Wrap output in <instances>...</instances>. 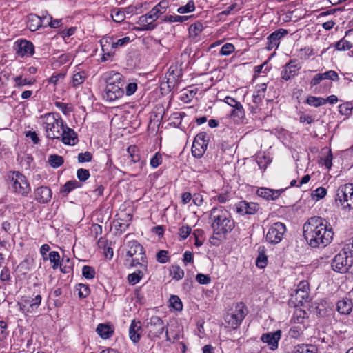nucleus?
<instances>
[{
	"mask_svg": "<svg viewBox=\"0 0 353 353\" xmlns=\"http://www.w3.org/2000/svg\"><path fill=\"white\" fill-rule=\"evenodd\" d=\"M188 17H187V16L170 15V16H165L163 19V21L165 22H170V23H174V22L183 23V21L188 20Z\"/></svg>",
	"mask_w": 353,
	"mask_h": 353,
	"instance_id": "48",
	"label": "nucleus"
},
{
	"mask_svg": "<svg viewBox=\"0 0 353 353\" xmlns=\"http://www.w3.org/2000/svg\"><path fill=\"white\" fill-rule=\"evenodd\" d=\"M92 159V154L90 152L79 153L78 154V161L79 163L90 162Z\"/></svg>",
	"mask_w": 353,
	"mask_h": 353,
	"instance_id": "61",
	"label": "nucleus"
},
{
	"mask_svg": "<svg viewBox=\"0 0 353 353\" xmlns=\"http://www.w3.org/2000/svg\"><path fill=\"white\" fill-rule=\"evenodd\" d=\"M312 54H314L313 49L310 47H305L300 50L299 56L301 59H307Z\"/></svg>",
	"mask_w": 353,
	"mask_h": 353,
	"instance_id": "55",
	"label": "nucleus"
},
{
	"mask_svg": "<svg viewBox=\"0 0 353 353\" xmlns=\"http://www.w3.org/2000/svg\"><path fill=\"white\" fill-rule=\"evenodd\" d=\"M281 337V331L276 330L273 332L264 333L261 336L263 343H266L270 350L274 351L278 349L279 341Z\"/></svg>",
	"mask_w": 353,
	"mask_h": 353,
	"instance_id": "15",
	"label": "nucleus"
},
{
	"mask_svg": "<svg viewBox=\"0 0 353 353\" xmlns=\"http://www.w3.org/2000/svg\"><path fill=\"white\" fill-rule=\"evenodd\" d=\"M51 198V190L46 186L39 187L34 190V199L39 203H48Z\"/></svg>",
	"mask_w": 353,
	"mask_h": 353,
	"instance_id": "20",
	"label": "nucleus"
},
{
	"mask_svg": "<svg viewBox=\"0 0 353 353\" xmlns=\"http://www.w3.org/2000/svg\"><path fill=\"white\" fill-rule=\"evenodd\" d=\"M327 194V190L323 187H319L314 190L311 195L312 199L318 201L323 199Z\"/></svg>",
	"mask_w": 353,
	"mask_h": 353,
	"instance_id": "49",
	"label": "nucleus"
},
{
	"mask_svg": "<svg viewBox=\"0 0 353 353\" xmlns=\"http://www.w3.org/2000/svg\"><path fill=\"white\" fill-rule=\"evenodd\" d=\"M339 112L344 115H348L351 113L352 107L350 103H343L339 105Z\"/></svg>",
	"mask_w": 353,
	"mask_h": 353,
	"instance_id": "64",
	"label": "nucleus"
},
{
	"mask_svg": "<svg viewBox=\"0 0 353 353\" xmlns=\"http://www.w3.org/2000/svg\"><path fill=\"white\" fill-rule=\"evenodd\" d=\"M231 116L236 122L241 121L245 116L243 105L241 104L237 105V106L231 111Z\"/></svg>",
	"mask_w": 353,
	"mask_h": 353,
	"instance_id": "35",
	"label": "nucleus"
},
{
	"mask_svg": "<svg viewBox=\"0 0 353 353\" xmlns=\"http://www.w3.org/2000/svg\"><path fill=\"white\" fill-rule=\"evenodd\" d=\"M195 9L194 2L189 1L186 5L180 6L177 11L181 14L188 13L194 11Z\"/></svg>",
	"mask_w": 353,
	"mask_h": 353,
	"instance_id": "50",
	"label": "nucleus"
},
{
	"mask_svg": "<svg viewBox=\"0 0 353 353\" xmlns=\"http://www.w3.org/2000/svg\"><path fill=\"white\" fill-rule=\"evenodd\" d=\"M259 209V204L254 202L241 201L236 204V211L240 215L254 214Z\"/></svg>",
	"mask_w": 353,
	"mask_h": 353,
	"instance_id": "16",
	"label": "nucleus"
},
{
	"mask_svg": "<svg viewBox=\"0 0 353 353\" xmlns=\"http://www.w3.org/2000/svg\"><path fill=\"white\" fill-rule=\"evenodd\" d=\"M81 187V183L77 180H71L66 182L64 185L61 188L60 192L62 194L67 195L72 190L76 188H79Z\"/></svg>",
	"mask_w": 353,
	"mask_h": 353,
	"instance_id": "30",
	"label": "nucleus"
},
{
	"mask_svg": "<svg viewBox=\"0 0 353 353\" xmlns=\"http://www.w3.org/2000/svg\"><path fill=\"white\" fill-rule=\"evenodd\" d=\"M125 265L134 268L139 266L147 271L148 261L144 248L137 241H130L126 245Z\"/></svg>",
	"mask_w": 353,
	"mask_h": 353,
	"instance_id": "3",
	"label": "nucleus"
},
{
	"mask_svg": "<svg viewBox=\"0 0 353 353\" xmlns=\"http://www.w3.org/2000/svg\"><path fill=\"white\" fill-rule=\"evenodd\" d=\"M191 228L188 225H183L179 229V236L181 239H185L191 233Z\"/></svg>",
	"mask_w": 353,
	"mask_h": 353,
	"instance_id": "63",
	"label": "nucleus"
},
{
	"mask_svg": "<svg viewBox=\"0 0 353 353\" xmlns=\"http://www.w3.org/2000/svg\"><path fill=\"white\" fill-rule=\"evenodd\" d=\"M145 272V271L141 268V270H138L134 272L128 274V283L132 285L138 283L140 281V280L143 277Z\"/></svg>",
	"mask_w": 353,
	"mask_h": 353,
	"instance_id": "32",
	"label": "nucleus"
},
{
	"mask_svg": "<svg viewBox=\"0 0 353 353\" xmlns=\"http://www.w3.org/2000/svg\"><path fill=\"white\" fill-rule=\"evenodd\" d=\"M266 90L267 85L265 83H261L256 85L255 91L252 96L253 103L256 104V105H258L262 102V100L265 97Z\"/></svg>",
	"mask_w": 353,
	"mask_h": 353,
	"instance_id": "25",
	"label": "nucleus"
},
{
	"mask_svg": "<svg viewBox=\"0 0 353 353\" xmlns=\"http://www.w3.org/2000/svg\"><path fill=\"white\" fill-rule=\"evenodd\" d=\"M82 274L87 279L94 278L96 272L94 268L89 265H84L82 268Z\"/></svg>",
	"mask_w": 353,
	"mask_h": 353,
	"instance_id": "47",
	"label": "nucleus"
},
{
	"mask_svg": "<svg viewBox=\"0 0 353 353\" xmlns=\"http://www.w3.org/2000/svg\"><path fill=\"white\" fill-rule=\"evenodd\" d=\"M47 19V15L39 17L35 14H30L28 16L27 27L30 30L34 32L43 26L44 19Z\"/></svg>",
	"mask_w": 353,
	"mask_h": 353,
	"instance_id": "21",
	"label": "nucleus"
},
{
	"mask_svg": "<svg viewBox=\"0 0 353 353\" xmlns=\"http://www.w3.org/2000/svg\"><path fill=\"white\" fill-rule=\"evenodd\" d=\"M34 46L32 43L27 40H21L17 43V53L20 57L32 56L34 54Z\"/></svg>",
	"mask_w": 353,
	"mask_h": 353,
	"instance_id": "19",
	"label": "nucleus"
},
{
	"mask_svg": "<svg viewBox=\"0 0 353 353\" xmlns=\"http://www.w3.org/2000/svg\"><path fill=\"white\" fill-rule=\"evenodd\" d=\"M162 163V156L159 152H156L150 159V165L153 168H157Z\"/></svg>",
	"mask_w": 353,
	"mask_h": 353,
	"instance_id": "56",
	"label": "nucleus"
},
{
	"mask_svg": "<svg viewBox=\"0 0 353 353\" xmlns=\"http://www.w3.org/2000/svg\"><path fill=\"white\" fill-rule=\"evenodd\" d=\"M48 259L50 260V263H52V268L56 270L60 265V254L57 251H52L48 254L47 256Z\"/></svg>",
	"mask_w": 353,
	"mask_h": 353,
	"instance_id": "37",
	"label": "nucleus"
},
{
	"mask_svg": "<svg viewBox=\"0 0 353 353\" xmlns=\"http://www.w3.org/2000/svg\"><path fill=\"white\" fill-rule=\"evenodd\" d=\"M48 162L53 168H57L63 165L64 160L63 157L58 154H51L48 157Z\"/></svg>",
	"mask_w": 353,
	"mask_h": 353,
	"instance_id": "36",
	"label": "nucleus"
},
{
	"mask_svg": "<svg viewBox=\"0 0 353 353\" xmlns=\"http://www.w3.org/2000/svg\"><path fill=\"white\" fill-rule=\"evenodd\" d=\"M61 134V141L65 145H74L78 141L77 133L67 125H65Z\"/></svg>",
	"mask_w": 353,
	"mask_h": 353,
	"instance_id": "18",
	"label": "nucleus"
},
{
	"mask_svg": "<svg viewBox=\"0 0 353 353\" xmlns=\"http://www.w3.org/2000/svg\"><path fill=\"white\" fill-rule=\"evenodd\" d=\"M337 310L342 314H348L352 310V302L349 300H340L337 303Z\"/></svg>",
	"mask_w": 353,
	"mask_h": 353,
	"instance_id": "31",
	"label": "nucleus"
},
{
	"mask_svg": "<svg viewBox=\"0 0 353 353\" xmlns=\"http://www.w3.org/2000/svg\"><path fill=\"white\" fill-rule=\"evenodd\" d=\"M306 312L302 310H296L293 316V321L296 324H303L305 319Z\"/></svg>",
	"mask_w": 353,
	"mask_h": 353,
	"instance_id": "46",
	"label": "nucleus"
},
{
	"mask_svg": "<svg viewBox=\"0 0 353 353\" xmlns=\"http://www.w3.org/2000/svg\"><path fill=\"white\" fill-rule=\"evenodd\" d=\"M323 80L329 79L332 81H338L339 79V75L334 70H329L325 72L321 73Z\"/></svg>",
	"mask_w": 353,
	"mask_h": 353,
	"instance_id": "57",
	"label": "nucleus"
},
{
	"mask_svg": "<svg viewBox=\"0 0 353 353\" xmlns=\"http://www.w3.org/2000/svg\"><path fill=\"white\" fill-rule=\"evenodd\" d=\"M303 236L312 248L325 247L330 243L334 232L327 222L319 216L310 218L303 225Z\"/></svg>",
	"mask_w": 353,
	"mask_h": 353,
	"instance_id": "1",
	"label": "nucleus"
},
{
	"mask_svg": "<svg viewBox=\"0 0 353 353\" xmlns=\"http://www.w3.org/2000/svg\"><path fill=\"white\" fill-rule=\"evenodd\" d=\"M13 79L15 82V88H20L26 85H32L35 81L33 79L23 78L22 75L17 76Z\"/></svg>",
	"mask_w": 353,
	"mask_h": 353,
	"instance_id": "38",
	"label": "nucleus"
},
{
	"mask_svg": "<svg viewBox=\"0 0 353 353\" xmlns=\"http://www.w3.org/2000/svg\"><path fill=\"white\" fill-rule=\"evenodd\" d=\"M305 329V325H298L292 326L289 330V335L292 338L298 339L303 334Z\"/></svg>",
	"mask_w": 353,
	"mask_h": 353,
	"instance_id": "40",
	"label": "nucleus"
},
{
	"mask_svg": "<svg viewBox=\"0 0 353 353\" xmlns=\"http://www.w3.org/2000/svg\"><path fill=\"white\" fill-rule=\"evenodd\" d=\"M86 79V76L85 75V72L83 71H79L73 74L72 79V86L76 88L78 85L83 83Z\"/></svg>",
	"mask_w": 353,
	"mask_h": 353,
	"instance_id": "39",
	"label": "nucleus"
},
{
	"mask_svg": "<svg viewBox=\"0 0 353 353\" xmlns=\"http://www.w3.org/2000/svg\"><path fill=\"white\" fill-rule=\"evenodd\" d=\"M347 252L344 250L337 254L332 261L333 270L339 273L346 272L350 266L347 263Z\"/></svg>",
	"mask_w": 353,
	"mask_h": 353,
	"instance_id": "14",
	"label": "nucleus"
},
{
	"mask_svg": "<svg viewBox=\"0 0 353 353\" xmlns=\"http://www.w3.org/2000/svg\"><path fill=\"white\" fill-rule=\"evenodd\" d=\"M158 19L157 15L150 10L147 14L141 16L137 21L138 27H134V30L138 31H150L157 27L156 21Z\"/></svg>",
	"mask_w": 353,
	"mask_h": 353,
	"instance_id": "10",
	"label": "nucleus"
},
{
	"mask_svg": "<svg viewBox=\"0 0 353 353\" xmlns=\"http://www.w3.org/2000/svg\"><path fill=\"white\" fill-rule=\"evenodd\" d=\"M335 200L343 208L353 209V183L339 186L336 190Z\"/></svg>",
	"mask_w": 353,
	"mask_h": 353,
	"instance_id": "7",
	"label": "nucleus"
},
{
	"mask_svg": "<svg viewBox=\"0 0 353 353\" xmlns=\"http://www.w3.org/2000/svg\"><path fill=\"white\" fill-rule=\"evenodd\" d=\"M256 194L259 196L266 200H275L277 199L280 192L279 190H274L267 188H260L257 190Z\"/></svg>",
	"mask_w": 353,
	"mask_h": 353,
	"instance_id": "24",
	"label": "nucleus"
},
{
	"mask_svg": "<svg viewBox=\"0 0 353 353\" xmlns=\"http://www.w3.org/2000/svg\"><path fill=\"white\" fill-rule=\"evenodd\" d=\"M132 162L137 163L140 161V155L139 154V149L135 145H130L127 150Z\"/></svg>",
	"mask_w": 353,
	"mask_h": 353,
	"instance_id": "44",
	"label": "nucleus"
},
{
	"mask_svg": "<svg viewBox=\"0 0 353 353\" xmlns=\"http://www.w3.org/2000/svg\"><path fill=\"white\" fill-rule=\"evenodd\" d=\"M306 103L314 107H319L325 104V101L324 98L322 97H316L314 96H310L307 97L306 100Z\"/></svg>",
	"mask_w": 353,
	"mask_h": 353,
	"instance_id": "43",
	"label": "nucleus"
},
{
	"mask_svg": "<svg viewBox=\"0 0 353 353\" xmlns=\"http://www.w3.org/2000/svg\"><path fill=\"white\" fill-rule=\"evenodd\" d=\"M352 46V44L347 40H345L344 38L341 39L340 41L335 43L336 49L340 51L348 50L351 49Z\"/></svg>",
	"mask_w": 353,
	"mask_h": 353,
	"instance_id": "45",
	"label": "nucleus"
},
{
	"mask_svg": "<svg viewBox=\"0 0 353 353\" xmlns=\"http://www.w3.org/2000/svg\"><path fill=\"white\" fill-rule=\"evenodd\" d=\"M168 252L166 250H160L157 253V260L161 263H165L169 261L170 258L168 256Z\"/></svg>",
	"mask_w": 353,
	"mask_h": 353,
	"instance_id": "54",
	"label": "nucleus"
},
{
	"mask_svg": "<svg viewBox=\"0 0 353 353\" xmlns=\"http://www.w3.org/2000/svg\"><path fill=\"white\" fill-rule=\"evenodd\" d=\"M258 256L256 260V265L259 268H264L268 263V257L265 254V248L261 245L258 248Z\"/></svg>",
	"mask_w": 353,
	"mask_h": 353,
	"instance_id": "27",
	"label": "nucleus"
},
{
	"mask_svg": "<svg viewBox=\"0 0 353 353\" xmlns=\"http://www.w3.org/2000/svg\"><path fill=\"white\" fill-rule=\"evenodd\" d=\"M13 191L22 196H27L31 190L26 177L19 172H14L10 176Z\"/></svg>",
	"mask_w": 353,
	"mask_h": 353,
	"instance_id": "8",
	"label": "nucleus"
},
{
	"mask_svg": "<svg viewBox=\"0 0 353 353\" xmlns=\"http://www.w3.org/2000/svg\"><path fill=\"white\" fill-rule=\"evenodd\" d=\"M111 17L114 21L121 23L124 21L125 11L121 8H114L111 12Z\"/></svg>",
	"mask_w": 353,
	"mask_h": 353,
	"instance_id": "41",
	"label": "nucleus"
},
{
	"mask_svg": "<svg viewBox=\"0 0 353 353\" xmlns=\"http://www.w3.org/2000/svg\"><path fill=\"white\" fill-rule=\"evenodd\" d=\"M96 332L104 339H109L113 334V330L110 325L102 323L97 325Z\"/></svg>",
	"mask_w": 353,
	"mask_h": 353,
	"instance_id": "28",
	"label": "nucleus"
},
{
	"mask_svg": "<svg viewBox=\"0 0 353 353\" xmlns=\"http://www.w3.org/2000/svg\"><path fill=\"white\" fill-rule=\"evenodd\" d=\"M285 232V224L281 222L274 223L269 228L265 239L270 244H277L281 241Z\"/></svg>",
	"mask_w": 353,
	"mask_h": 353,
	"instance_id": "9",
	"label": "nucleus"
},
{
	"mask_svg": "<svg viewBox=\"0 0 353 353\" xmlns=\"http://www.w3.org/2000/svg\"><path fill=\"white\" fill-rule=\"evenodd\" d=\"M142 333V327L140 321H132L129 327V336L130 340L137 343L139 341Z\"/></svg>",
	"mask_w": 353,
	"mask_h": 353,
	"instance_id": "22",
	"label": "nucleus"
},
{
	"mask_svg": "<svg viewBox=\"0 0 353 353\" xmlns=\"http://www.w3.org/2000/svg\"><path fill=\"white\" fill-rule=\"evenodd\" d=\"M170 275L174 280L179 281L184 276V271L179 265H173L170 268Z\"/></svg>",
	"mask_w": 353,
	"mask_h": 353,
	"instance_id": "34",
	"label": "nucleus"
},
{
	"mask_svg": "<svg viewBox=\"0 0 353 353\" xmlns=\"http://www.w3.org/2000/svg\"><path fill=\"white\" fill-rule=\"evenodd\" d=\"M42 125L46 133V137L51 139H59L65 127L63 121L59 114L47 113L40 117Z\"/></svg>",
	"mask_w": 353,
	"mask_h": 353,
	"instance_id": "5",
	"label": "nucleus"
},
{
	"mask_svg": "<svg viewBox=\"0 0 353 353\" xmlns=\"http://www.w3.org/2000/svg\"><path fill=\"white\" fill-rule=\"evenodd\" d=\"M210 219L214 237L225 238L235 227V222L230 212L222 206L214 207L210 210Z\"/></svg>",
	"mask_w": 353,
	"mask_h": 353,
	"instance_id": "2",
	"label": "nucleus"
},
{
	"mask_svg": "<svg viewBox=\"0 0 353 353\" xmlns=\"http://www.w3.org/2000/svg\"><path fill=\"white\" fill-rule=\"evenodd\" d=\"M100 44L103 52L108 56H114L115 50L114 48V38L112 37H104L100 40Z\"/></svg>",
	"mask_w": 353,
	"mask_h": 353,
	"instance_id": "23",
	"label": "nucleus"
},
{
	"mask_svg": "<svg viewBox=\"0 0 353 353\" xmlns=\"http://www.w3.org/2000/svg\"><path fill=\"white\" fill-rule=\"evenodd\" d=\"M317 348L314 345L301 344L294 347L292 353H316Z\"/></svg>",
	"mask_w": 353,
	"mask_h": 353,
	"instance_id": "29",
	"label": "nucleus"
},
{
	"mask_svg": "<svg viewBox=\"0 0 353 353\" xmlns=\"http://www.w3.org/2000/svg\"><path fill=\"white\" fill-rule=\"evenodd\" d=\"M170 305L177 311L183 309V305L180 299L177 296H172L170 299Z\"/></svg>",
	"mask_w": 353,
	"mask_h": 353,
	"instance_id": "52",
	"label": "nucleus"
},
{
	"mask_svg": "<svg viewBox=\"0 0 353 353\" xmlns=\"http://www.w3.org/2000/svg\"><path fill=\"white\" fill-rule=\"evenodd\" d=\"M149 336L159 337L163 334L165 325L162 319L157 316H152L150 317L146 325Z\"/></svg>",
	"mask_w": 353,
	"mask_h": 353,
	"instance_id": "13",
	"label": "nucleus"
},
{
	"mask_svg": "<svg viewBox=\"0 0 353 353\" xmlns=\"http://www.w3.org/2000/svg\"><path fill=\"white\" fill-rule=\"evenodd\" d=\"M208 143H198L193 141L192 146V154L196 158H201L207 150Z\"/></svg>",
	"mask_w": 353,
	"mask_h": 353,
	"instance_id": "26",
	"label": "nucleus"
},
{
	"mask_svg": "<svg viewBox=\"0 0 353 353\" xmlns=\"http://www.w3.org/2000/svg\"><path fill=\"white\" fill-rule=\"evenodd\" d=\"M196 281L202 285H207L211 282V278L206 274L199 273L196 276Z\"/></svg>",
	"mask_w": 353,
	"mask_h": 353,
	"instance_id": "60",
	"label": "nucleus"
},
{
	"mask_svg": "<svg viewBox=\"0 0 353 353\" xmlns=\"http://www.w3.org/2000/svg\"><path fill=\"white\" fill-rule=\"evenodd\" d=\"M106 82L104 99L109 101H113L123 97L124 91L123 76L114 71H110L104 74Z\"/></svg>",
	"mask_w": 353,
	"mask_h": 353,
	"instance_id": "4",
	"label": "nucleus"
},
{
	"mask_svg": "<svg viewBox=\"0 0 353 353\" xmlns=\"http://www.w3.org/2000/svg\"><path fill=\"white\" fill-rule=\"evenodd\" d=\"M288 34V31L285 29L280 28L275 30L271 34H270L267 39V48L268 50H271L274 48H277L280 43V40Z\"/></svg>",
	"mask_w": 353,
	"mask_h": 353,
	"instance_id": "17",
	"label": "nucleus"
},
{
	"mask_svg": "<svg viewBox=\"0 0 353 353\" xmlns=\"http://www.w3.org/2000/svg\"><path fill=\"white\" fill-rule=\"evenodd\" d=\"M247 314L246 307L242 302L236 303L225 314V327L235 330L239 327Z\"/></svg>",
	"mask_w": 353,
	"mask_h": 353,
	"instance_id": "6",
	"label": "nucleus"
},
{
	"mask_svg": "<svg viewBox=\"0 0 353 353\" xmlns=\"http://www.w3.org/2000/svg\"><path fill=\"white\" fill-rule=\"evenodd\" d=\"M235 50V48L233 44L227 43L224 44L220 50V54L222 56H228L232 54Z\"/></svg>",
	"mask_w": 353,
	"mask_h": 353,
	"instance_id": "51",
	"label": "nucleus"
},
{
	"mask_svg": "<svg viewBox=\"0 0 353 353\" xmlns=\"http://www.w3.org/2000/svg\"><path fill=\"white\" fill-rule=\"evenodd\" d=\"M77 176L80 181H85L90 177V172L88 170L80 168L77 172Z\"/></svg>",
	"mask_w": 353,
	"mask_h": 353,
	"instance_id": "58",
	"label": "nucleus"
},
{
	"mask_svg": "<svg viewBox=\"0 0 353 353\" xmlns=\"http://www.w3.org/2000/svg\"><path fill=\"white\" fill-rule=\"evenodd\" d=\"M203 30V25L200 23L192 24L189 28V32L191 36L196 37Z\"/></svg>",
	"mask_w": 353,
	"mask_h": 353,
	"instance_id": "53",
	"label": "nucleus"
},
{
	"mask_svg": "<svg viewBox=\"0 0 353 353\" xmlns=\"http://www.w3.org/2000/svg\"><path fill=\"white\" fill-rule=\"evenodd\" d=\"M76 290L78 291V296L81 299L86 298L90 294V289L88 285L79 283L77 285Z\"/></svg>",
	"mask_w": 353,
	"mask_h": 353,
	"instance_id": "42",
	"label": "nucleus"
},
{
	"mask_svg": "<svg viewBox=\"0 0 353 353\" xmlns=\"http://www.w3.org/2000/svg\"><path fill=\"white\" fill-rule=\"evenodd\" d=\"M168 6V1L163 0L160 1L151 10L152 11V13H154V14L159 18L162 14L165 12Z\"/></svg>",
	"mask_w": 353,
	"mask_h": 353,
	"instance_id": "33",
	"label": "nucleus"
},
{
	"mask_svg": "<svg viewBox=\"0 0 353 353\" xmlns=\"http://www.w3.org/2000/svg\"><path fill=\"white\" fill-rule=\"evenodd\" d=\"M296 299L298 300L300 299L299 301L301 302L304 299H307L308 298V292L306 290H301V288H298L295 292Z\"/></svg>",
	"mask_w": 353,
	"mask_h": 353,
	"instance_id": "62",
	"label": "nucleus"
},
{
	"mask_svg": "<svg viewBox=\"0 0 353 353\" xmlns=\"http://www.w3.org/2000/svg\"><path fill=\"white\" fill-rule=\"evenodd\" d=\"M41 296L37 294L32 297L23 296L19 304L20 310L23 312L32 313L35 312L40 306L41 303Z\"/></svg>",
	"mask_w": 353,
	"mask_h": 353,
	"instance_id": "11",
	"label": "nucleus"
},
{
	"mask_svg": "<svg viewBox=\"0 0 353 353\" xmlns=\"http://www.w3.org/2000/svg\"><path fill=\"white\" fill-rule=\"evenodd\" d=\"M130 41V39L129 37H125L121 39H119L117 41L114 39V48L116 50L117 48L119 47H123L128 44Z\"/></svg>",
	"mask_w": 353,
	"mask_h": 353,
	"instance_id": "59",
	"label": "nucleus"
},
{
	"mask_svg": "<svg viewBox=\"0 0 353 353\" xmlns=\"http://www.w3.org/2000/svg\"><path fill=\"white\" fill-rule=\"evenodd\" d=\"M301 68V65L296 59H291L283 67L281 77L288 81L297 76Z\"/></svg>",
	"mask_w": 353,
	"mask_h": 353,
	"instance_id": "12",
	"label": "nucleus"
}]
</instances>
